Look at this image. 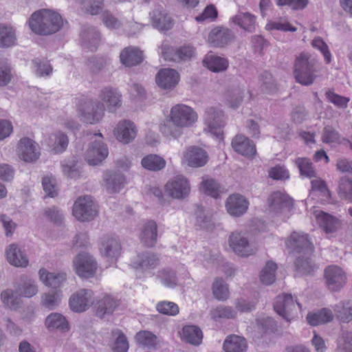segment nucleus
<instances>
[{
    "mask_svg": "<svg viewBox=\"0 0 352 352\" xmlns=\"http://www.w3.org/2000/svg\"><path fill=\"white\" fill-rule=\"evenodd\" d=\"M225 352H244L247 349L246 340L238 336H228L223 343Z\"/></svg>",
    "mask_w": 352,
    "mask_h": 352,
    "instance_id": "nucleus-38",
    "label": "nucleus"
},
{
    "mask_svg": "<svg viewBox=\"0 0 352 352\" xmlns=\"http://www.w3.org/2000/svg\"><path fill=\"white\" fill-rule=\"evenodd\" d=\"M338 194L341 199L352 200V176L344 175L338 181Z\"/></svg>",
    "mask_w": 352,
    "mask_h": 352,
    "instance_id": "nucleus-45",
    "label": "nucleus"
},
{
    "mask_svg": "<svg viewBox=\"0 0 352 352\" xmlns=\"http://www.w3.org/2000/svg\"><path fill=\"white\" fill-rule=\"evenodd\" d=\"M232 21L244 30L252 32L255 29V17L248 12H241L231 19Z\"/></svg>",
    "mask_w": 352,
    "mask_h": 352,
    "instance_id": "nucleus-41",
    "label": "nucleus"
},
{
    "mask_svg": "<svg viewBox=\"0 0 352 352\" xmlns=\"http://www.w3.org/2000/svg\"><path fill=\"white\" fill-rule=\"evenodd\" d=\"M119 301L111 295L105 294L99 297L95 304V315L101 319L111 316L119 306Z\"/></svg>",
    "mask_w": 352,
    "mask_h": 352,
    "instance_id": "nucleus-16",
    "label": "nucleus"
},
{
    "mask_svg": "<svg viewBox=\"0 0 352 352\" xmlns=\"http://www.w3.org/2000/svg\"><path fill=\"white\" fill-rule=\"evenodd\" d=\"M140 239L146 247L152 248L155 245L157 239V225L155 221L148 220L142 225Z\"/></svg>",
    "mask_w": 352,
    "mask_h": 352,
    "instance_id": "nucleus-27",
    "label": "nucleus"
},
{
    "mask_svg": "<svg viewBox=\"0 0 352 352\" xmlns=\"http://www.w3.org/2000/svg\"><path fill=\"white\" fill-rule=\"evenodd\" d=\"M41 280L47 286L56 289L66 280V274L49 272L45 269L39 270Z\"/></svg>",
    "mask_w": 352,
    "mask_h": 352,
    "instance_id": "nucleus-34",
    "label": "nucleus"
},
{
    "mask_svg": "<svg viewBox=\"0 0 352 352\" xmlns=\"http://www.w3.org/2000/svg\"><path fill=\"white\" fill-rule=\"evenodd\" d=\"M183 336L187 342L193 345H199L201 342L203 334L199 327L189 325L183 328Z\"/></svg>",
    "mask_w": 352,
    "mask_h": 352,
    "instance_id": "nucleus-46",
    "label": "nucleus"
},
{
    "mask_svg": "<svg viewBox=\"0 0 352 352\" xmlns=\"http://www.w3.org/2000/svg\"><path fill=\"white\" fill-rule=\"evenodd\" d=\"M100 42V33L94 26L84 27L80 33V43L83 47L91 52L97 50Z\"/></svg>",
    "mask_w": 352,
    "mask_h": 352,
    "instance_id": "nucleus-22",
    "label": "nucleus"
},
{
    "mask_svg": "<svg viewBox=\"0 0 352 352\" xmlns=\"http://www.w3.org/2000/svg\"><path fill=\"white\" fill-rule=\"evenodd\" d=\"M296 270L302 274H310L316 267L307 254H303L296 258Z\"/></svg>",
    "mask_w": 352,
    "mask_h": 352,
    "instance_id": "nucleus-50",
    "label": "nucleus"
},
{
    "mask_svg": "<svg viewBox=\"0 0 352 352\" xmlns=\"http://www.w3.org/2000/svg\"><path fill=\"white\" fill-rule=\"evenodd\" d=\"M236 314V312L232 307L227 306H219L210 311L212 318L215 320L220 318H234Z\"/></svg>",
    "mask_w": 352,
    "mask_h": 352,
    "instance_id": "nucleus-60",
    "label": "nucleus"
},
{
    "mask_svg": "<svg viewBox=\"0 0 352 352\" xmlns=\"http://www.w3.org/2000/svg\"><path fill=\"white\" fill-rule=\"evenodd\" d=\"M120 242L112 237H104L102 241L101 252L106 257L116 258L120 254Z\"/></svg>",
    "mask_w": 352,
    "mask_h": 352,
    "instance_id": "nucleus-37",
    "label": "nucleus"
},
{
    "mask_svg": "<svg viewBox=\"0 0 352 352\" xmlns=\"http://www.w3.org/2000/svg\"><path fill=\"white\" fill-rule=\"evenodd\" d=\"M108 153L107 146L100 140H95L90 143L85 153V160L89 165H98L107 157Z\"/></svg>",
    "mask_w": 352,
    "mask_h": 352,
    "instance_id": "nucleus-17",
    "label": "nucleus"
},
{
    "mask_svg": "<svg viewBox=\"0 0 352 352\" xmlns=\"http://www.w3.org/2000/svg\"><path fill=\"white\" fill-rule=\"evenodd\" d=\"M166 191L175 199H184L189 195L190 184L186 177L178 175L173 177L165 186Z\"/></svg>",
    "mask_w": 352,
    "mask_h": 352,
    "instance_id": "nucleus-13",
    "label": "nucleus"
},
{
    "mask_svg": "<svg viewBox=\"0 0 352 352\" xmlns=\"http://www.w3.org/2000/svg\"><path fill=\"white\" fill-rule=\"evenodd\" d=\"M141 164L145 169L158 171L165 167L166 161L157 155L150 154L142 158Z\"/></svg>",
    "mask_w": 352,
    "mask_h": 352,
    "instance_id": "nucleus-44",
    "label": "nucleus"
},
{
    "mask_svg": "<svg viewBox=\"0 0 352 352\" xmlns=\"http://www.w3.org/2000/svg\"><path fill=\"white\" fill-rule=\"evenodd\" d=\"M170 115L173 122L182 128L190 127L197 120V113L190 107L182 104L173 106Z\"/></svg>",
    "mask_w": 352,
    "mask_h": 352,
    "instance_id": "nucleus-7",
    "label": "nucleus"
},
{
    "mask_svg": "<svg viewBox=\"0 0 352 352\" xmlns=\"http://www.w3.org/2000/svg\"><path fill=\"white\" fill-rule=\"evenodd\" d=\"M196 214V226L200 229L212 230L213 228V223L211 218L206 213L204 207L198 206L195 212Z\"/></svg>",
    "mask_w": 352,
    "mask_h": 352,
    "instance_id": "nucleus-55",
    "label": "nucleus"
},
{
    "mask_svg": "<svg viewBox=\"0 0 352 352\" xmlns=\"http://www.w3.org/2000/svg\"><path fill=\"white\" fill-rule=\"evenodd\" d=\"M276 269L277 265L275 263L272 261H267L260 272L261 282L266 285L272 284L276 280Z\"/></svg>",
    "mask_w": 352,
    "mask_h": 352,
    "instance_id": "nucleus-47",
    "label": "nucleus"
},
{
    "mask_svg": "<svg viewBox=\"0 0 352 352\" xmlns=\"http://www.w3.org/2000/svg\"><path fill=\"white\" fill-rule=\"evenodd\" d=\"M153 26L160 31H166L172 28L173 23L167 13L161 8H156L150 13Z\"/></svg>",
    "mask_w": 352,
    "mask_h": 352,
    "instance_id": "nucleus-29",
    "label": "nucleus"
},
{
    "mask_svg": "<svg viewBox=\"0 0 352 352\" xmlns=\"http://www.w3.org/2000/svg\"><path fill=\"white\" fill-rule=\"evenodd\" d=\"M113 337H116L115 342L112 346L114 352H127L129 342L125 335L120 329H113L111 331Z\"/></svg>",
    "mask_w": 352,
    "mask_h": 352,
    "instance_id": "nucleus-54",
    "label": "nucleus"
},
{
    "mask_svg": "<svg viewBox=\"0 0 352 352\" xmlns=\"http://www.w3.org/2000/svg\"><path fill=\"white\" fill-rule=\"evenodd\" d=\"M93 292L90 289H81L74 293L69 298V307L76 313L84 312L92 304Z\"/></svg>",
    "mask_w": 352,
    "mask_h": 352,
    "instance_id": "nucleus-12",
    "label": "nucleus"
},
{
    "mask_svg": "<svg viewBox=\"0 0 352 352\" xmlns=\"http://www.w3.org/2000/svg\"><path fill=\"white\" fill-rule=\"evenodd\" d=\"M137 342L148 349H155L157 345V338L148 331H141L135 336Z\"/></svg>",
    "mask_w": 352,
    "mask_h": 352,
    "instance_id": "nucleus-51",
    "label": "nucleus"
},
{
    "mask_svg": "<svg viewBox=\"0 0 352 352\" xmlns=\"http://www.w3.org/2000/svg\"><path fill=\"white\" fill-rule=\"evenodd\" d=\"M301 308L300 303L294 300L291 294L278 295L274 303L275 311L287 321H290L296 307Z\"/></svg>",
    "mask_w": 352,
    "mask_h": 352,
    "instance_id": "nucleus-9",
    "label": "nucleus"
},
{
    "mask_svg": "<svg viewBox=\"0 0 352 352\" xmlns=\"http://www.w3.org/2000/svg\"><path fill=\"white\" fill-rule=\"evenodd\" d=\"M84 11L91 15L102 14L104 6V0H79Z\"/></svg>",
    "mask_w": 352,
    "mask_h": 352,
    "instance_id": "nucleus-52",
    "label": "nucleus"
},
{
    "mask_svg": "<svg viewBox=\"0 0 352 352\" xmlns=\"http://www.w3.org/2000/svg\"><path fill=\"white\" fill-rule=\"evenodd\" d=\"M6 256L8 261L16 267H25L28 263L18 245L14 243L9 245L6 250Z\"/></svg>",
    "mask_w": 352,
    "mask_h": 352,
    "instance_id": "nucleus-35",
    "label": "nucleus"
},
{
    "mask_svg": "<svg viewBox=\"0 0 352 352\" xmlns=\"http://www.w3.org/2000/svg\"><path fill=\"white\" fill-rule=\"evenodd\" d=\"M212 294L216 299L221 301H225L228 298V286L222 278L215 279L212 285Z\"/></svg>",
    "mask_w": 352,
    "mask_h": 352,
    "instance_id": "nucleus-53",
    "label": "nucleus"
},
{
    "mask_svg": "<svg viewBox=\"0 0 352 352\" xmlns=\"http://www.w3.org/2000/svg\"><path fill=\"white\" fill-rule=\"evenodd\" d=\"M201 186L206 194L216 199L223 191L219 184L212 179L203 181Z\"/></svg>",
    "mask_w": 352,
    "mask_h": 352,
    "instance_id": "nucleus-62",
    "label": "nucleus"
},
{
    "mask_svg": "<svg viewBox=\"0 0 352 352\" xmlns=\"http://www.w3.org/2000/svg\"><path fill=\"white\" fill-rule=\"evenodd\" d=\"M99 98L106 104L107 110L110 112H114L122 105V95L116 88L111 87L102 89Z\"/></svg>",
    "mask_w": 352,
    "mask_h": 352,
    "instance_id": "nucleus-21",
    "label": "nucleus"
},
{
    "mask_svg": "<svg viewBox=\"0 0 352 352\" xmlns=\"http://www.w3.org/2000/svg\"><path fill=\"white\" fill-rule=\"evenodd\" d=\"M120 58L123 65L127 67L135 66L142 61V52L135 47H128L121 52Z\"/></svg>",
    "mask_w": 352,
    "mask_h": 352,
    "instance_id": "nucleus-32",
    "label": "nucleus"
},
{
    "mask_svg": "<svg viewBox=\"0 0 352 352\" xmlns=\"http://www.w3.org/2000/svg\"><path fill=\"white\" fill-rule=\"evenodd\" d=\"M182 129L173 122L170 114L160 125V131L164 135L173 138H178L182 134Z\"/></svg>",
    "mask_w": 352,
    "mask_h": 352,
    "instance_id": "nucleus-43",
    "label": "nucleus"
},
{
    "mask_svg": "<svg viewBox=\"0 0 352 352\" xmlns=\"http://www.w3.org/2000/svg\"><path fill=\"white\" fill-rule=\"evenodd\" d=\"M184 158L188 166L192 167L203 166L208 162L206 152L204 149L196 146L189 147L184 155Z\"/></svg>",
    "mask_w": 352,
    "mask_h": 352,
    "instance_id": "nucleus-30",
    "label": "nucleus"
},
{
    "mask_svg": "<svg viewBox=\"0 0 352 352\" xmlns=\"http://www.w3.org/2000/svg\"><path fill=\"white\" fill-rule=\"evenodd\" d=\"M104 104L98 100L86 99L78 105V112L81 120L87 124L98 122L104 115Z\"/></svg>",
    "mask_w": 352,
    "mask_h": 352,
    "instance_id": "nucleus-4",
    "label": "nucleus"
},
{
    "mask_svg": "<svg viewBox=\"0 0 352 352\" xmlns=\"http://www.w3.org/2000/svg\"><path fill=\"white\" fill-rule=\"evenodd\" d=\"M179 80L178 72L170 68L160 69L155 77L157 86L165 90H171L176 87Z\"/></svg>",
    "mask_w": 352,
    "mask_h": 352,
    "instance_id": "nucleus-20",
    "label": "nucleus"
},
{
    "mask_svg": "<svg viewBox=\"0 0 352 352\" xmlns=\"http://www.w3.org/2000/svg\"><path fill=\"white\" fill-rule=\"evenodd\" d=\"M47 329L50 331L58 330L61 332L69 331L70 327L66 318L59 313H52L47 316L45 321Z\"/></svg>",
    "mask_w": 352,
    "mask_h": 352,
    "instance_id": "nucleus-31",
    "label": "nucleus"
},
{
    "mask_svg": "<svg viewBox=\"0 0 352 352\" xmlns=\"http://www.w3.org/2000/svg\"><path fill=\"white\" fill-rule=\"evenodd\" d=\"M159 258L155 253L149 251L138 254L132 261L131 266L135 270L146 271L153 269L157 266Z\"/></svg>",
    "mask_w": 352,
    "mask_h": 352,
    "instance_id": "nucleus-25",
    "label": "nucleus"
},
{
    "mask_svg": "<svg viewBox=\"0 0 352 352\" xmlns=\"http://www.w3.org/2000/svg\"><path fill=\"white\" fill-rule=\"evenodd\" d=\"M334 311L340 321L349 322L352 320V302L350 300L336 305Z\"/></svg>",
    "mask_w": 352,
    "mask_h": 352,
    "instance_id": "nucleus-48",
    "label": "nucleus"
},
{
    "mask_svg": "<svg viewBox=\"0 0 352 352\" xmlns=\"http://www.w3.org/2000/svg\"><path fill=\"white\" fill-rule=\"evenodd\" d=\"M267 205L272 212L279 213L284 209L290 210L293 206V201L287 194L275 191L268 197Z\"/></svg>",
    "mask_w": 352,
    "mask_h": 352,
    "instance_id": "nucleus-19",
    "label": "nucleus"
},
{
    "mask_svg": "<svg viewBox=\"0 0 352 352\" xmlns=\"http://www.w3.org/2000/svg\"><path fill=\"white\" fill-rule=\"evenodd\" d=\"M61 296V291L60 289L44 293L41 296V304L49 310L55 309L60 302Z\"/></svg>",
    "mask_w": 352,
    "mask_h": 352,
    "instance_id": "nucleus-42",
    "label": "nucleus"
},
{
    "mask_svg": "<svg viewBox=\"0 0 352 352\" xmlns=\"http://www.w3.org/2000/svg\"><path fill=\"white\" fill-rule=\"evenodd\" d=\"M29 25L34 33L48 35L60 29L63 25V19L58 13L51 10L43 9L32 14Z\"/></svg>",
    "mask_w": 352,
    "mask_h": 352,
    "instance_id": "nucleus-1",
    "label": "nucleus"
},
{
    "mask_svg": "<svg viewBox=\"0 0 352 352\" xmlns=\"http://www.w3.org/2000/svg\"><path fill=\"white\" fill-rule=\"evenodd\" d=\"M137 133L136 126L130 120L120 122L114 131V134L118 141L124 144H129L133 141Z\"/></svg>",
    "mask_w": 352,
    "mask_h": 352,
    "instance_id": "nucleus-24",
    "label": "nucleus"
},
{
    "mask_svg": "<svg viewBox=\"0 0 352 352\" xmlns=\"http://www.w3.org/2000/svg\"><path fill=\"white\" fill-rule=\"evenodd\" d=\"M194 53V48L191 46H183L177 50L164 47L162 51V56L166 60H186L192 57Z\"/></svg>",
    "mask_w": 352,
    "mask_h": 352,
    "instance_id": "nucleus-26",
    "label": "nucleus"
},
{
    "mask_svg": "<svg viewBox=\"0 0 352 352\" xmlns=\"http://www.w3.org/2000/svg\"><path fill=\"white\" fill-rule=\"evenodd\" d=\"M234 35L228 28L218 27L212 29L208 35V43L214 47H224L233 42Z\"/></svg>",
    "mask_w": 352,
    "mask_h": 352,
    "instance_id": "nucleus-18",
    "label": "nucleus"
},
{
    "mask_svg": "<svg viewBox=\"0 0 352 352\" xmlns=\"http://www.w3.org/2000/svg\"><path fill=\"white\" fill-rule=\"evenodd\" d=\"M300 175L309 178L316 177V173L313 167L312 163L306 157H299L295 161Z\"/></svg>",
    "mask_w": 352,
    "mask_h": 352,
    "instance_id": "nucleus-59",
    "label": "nucleus"
},
{
    "mask_svg": "<svg viewBox=\"0 0 352 352\" xmlns=\"http://www.w3.org/2000/svg\"><path fill=\"white\" fill-rule=\"evenodd\" d=\"M76 273L81 278L93 277L97 270L95 258L89 253L82 252L75 256L73 261Z\"/></svg>",
    "mask_w": 352,
    "mask_h": 352,
    "instance_id": "nucleus-8",
    "label": "nucleus"
},
{
    "mask_svg": "<svg viewBox=\"0 0 352 352\" xmlns=\"http://www.w3.org/2000/svg\"><path fill=\"white\" fill-rule=\"evenodd\" d=\"M333 318L332 311L323 308L316 313H309L307 316V321L311 326H318L331 322Z\"/></svg>",
    "mask_w": 352,
    "mask_h": 352,
    "instance_id": "nucleus-39",
    "label": "nucleus"
},
{
    "mask_svg": "<svg viewBox=\"0 0 352 352\" xmlns=\"http://www.w3.org/2000/svg\"><path fill=\"white\" fill-rule=\"evenodd\" d=\"M157 310L162 314L176 316L179 313V307L177 304L169 301H162L157 304Z\"/></svg>",
    "mask_w": 352,
    "mask_h": 352,
    "instance_id": "nucleus-64",
    "label": "nucleus"
},
{
    "mask_svg": "<svg viewBox=\"0 0 352 352\" xmlns=\"http://www.w3.org/2000/svg\"><path fill=\"white\" fill-rule=\"evenodd\" d=\"M261 89L265 93H274L277 90V84L272 75L265 71L260 76Z\"/></svg>",
    "mask_w": 352,
    "mask_h": 352,
    "instance_id": "nucleus-61",
    "label": "nucleus"
},
{
    "mask_svg": "<svg viewBox=\"0 0 352 352\" xmlns=\"http://www.w3.org/2000/svg\"><path fill=\"white\" fill-rule=\"evenodd\" d=\"M157 276L166 287H175L177 285L176 273L170 269L164 268L159 270Z\"/></svg>",
    "mask_w": 352,
    "mask_h": 352,
    "instance_id": "nucleus-56",
    "label": "nucleus"
},
{
    "mask_svg": "<svg viewBox=\"0 0 352 352\" xmlns=\"http://www.w3.org/2000/svg\"><path fill=\"white\" fill-rule=\"evenodd\" d=\"M16 35L10 27L0 25V47L8 48L15 45Z\"/></svg>",
    "mask_w": 352,
    "mask_h": 352,
    "instance_id": "nucleus-49",
    "label": "nucleus"
},
{
    "mask_svg": "<svg viewBox=\"0 0 352 352\" xmlns=\"http://www.w3.org/2000/svg\"><path fill=\"white\" fill-rule=\"evenodd\" d=\"M102 186L109 194L117 193L124 186L126 178L118 170H106L102 176Z\"/></svg>",
    "mask_w": 352,
    "mask_h": 352,
    "instance_id": "nucleus-15",
    "label": "nucleus"
},
{
    "mask_svg": "<svg viewBox=\"0 0 352 352\" xmlns=\"http://www.w3.org/2000/svg\"><path fill=\"white\" fill-rule=\"evenodd\" d=\"M204 119L207 126L204 131L210 133L219 140H222L223 135L221 129L225 125L223 111L214 107H209L205 111Z\"/></svg>",
    "mask_w": 352,
    "mask_h": 352,
    "instance_id": "nucleus-5",
    "label": "nucleus"
},
{
    "mask_svg": "<svg viewBox=\"0 0 352 352\" xmlns=\"http://www.w3.org/2000/svg\"><path fill=\"white\" fill-rule=\"evenodd\" d=\"M73 214L80 221L94 219L98 214V210L91 197L86 195L78 198L73 206Z\"/></svg>",
    "mask_w": 352,
    "mask_h": 352,
    "instance_id": "nucleus-6",
    "label": "nucleus"
},
{
    "mask_svg": "<svg viewBox=\"0 0 352 352\" xmlns=\"http://www.w3.org/2000/svg\"><path fill=\"white\" fill-rule=\"evenodd\" d=\"M203 63L206 67L214 72H223L228 66V61L226 58L212 54H208Z\"/></svg>",
    "mask_w": 352,
    "mask_h": 352,
    "instance_id": "nucleus-40",
    "label": "nucleus"
},
{
    "mask_svg": "<svg viewBox=\"0 0 352 352\" xmlns=\"http://www.w3.org/2000/svg\"><path fill=\"white\" fill-rule=\"evenodd\" d=\"M314 214L317 223L326 233H333L336 231L338 221L335 217L321 210L315 211Z\"/></svg>",
    "mask_w": 352,
    "mask_h": 352,
    "instance_id": "nucleus-33",
    "label": "nucleus"
},
{
    "mask_svg": "<svg viewBox=\"0 0 352 352\" xmlns=\"http://www.w3.org/2000/svg\"><path fill=\"white\" fill-rule=\"evenodd\" d=\"M101 19L105 27L111 30H118L123 25L122 21L109 10L102 12Z\"/></svg>",
    "mask_w": 352,
    "mask_h": 352,
    "instance_id": "nucleus-58",
    "label": "nucleus"
},
{
    "mask_svg": "<svg viewBox=\"0 0 352 352\" xmlns=\"http://www.w3.org/2000/svg\"><path fill=\"white\" fill-rule=\"evenodd\" d=\"M49 144L54 153H60L65 151L69 144L67 135L60 131L52 133L49 138Z\"/></svg>",
    "mask_w": 352,
    "mask_h": 352,
    "instance_id": "nucleus-36",
    "label": "nucleus"
},
{
    "mask_svg": "<svg viewBox=\"0 0 352 352\" xmlns=\"http://www.w3.org/2000/svg\"><path fill=\"white\" fill-rule=\"evenodd\" d=\"M325 285L331 292H338L346 283V275L344 271L336 265H330L324 270Z\"/></svg>",
    "mask_w": 352,
    "mask_h": 352,
    "instance_id": "nucleus-10",
    "label": "nucleus"
},
{
    "mask_svg": "<svg viewBox=\"0 0 352 352\" xmlns=\"http://www.w3.org/2000/svg\"><path fill=\"white\" fill-rule=\"evenodd\" d=\"M32 63L36 67V74L38 76H48L52 74L53 69L48 60L36 58Z\"/></svg>",
    "mask_w": 352,
    "mask_h": 352,
    "instance_id": "nucleus-63",
    "label": "nucleus"
},
{
    "mask_svg": "<svg viewBox=\"0 0 352 352\" xmlns=\"http://www.w3.org/2000/svg\"><path fill=\"white\" fill-rule=\"evenodd\" d=\"M226 207L231 216L240 217L248 210V201L243 196L239 194H233L227 199Z\"/></svg>",
    "mask_w": 352,
    "mask_h": 352,
    "instance_id": "nucleus-23",
    "label": "nucleus"
},
{
    "mask_svg": "<svg viewBox=\"0 0 352 352\" xmlns=\"http://www.w3.org/2000/svg\"><path fill=\"white\" fill-rule=\"evenodd\" d=\"M317 60L307 53L302 52L295 60L294 75L296 82L309 86L317 78Z\"/></svg>",
    "mask_w": 352,
    "mask_h": 352,
    "instance_id": "nucleus-2",
    "label": "nucleus"
},
{
    "mask_svg": "<svg viewBox=\"0 0 352 352\" xmlns=\"http://www.w3.org/2000/svg\"><path fill=\"white\" fill-rule=\"evenodd\" d=\"M287 246L293 252L309 255L313 251V246L307 235L304 233L294 232L287 241Z\"/></svg>",
    "mask_w": 352,
    "mask_h": 352,
    "instance_id": "nucleus-14",
    "label": "nucleus"
},
{
    "mask_svg": "<svg viewBox=\"0 0 352 352\" xmlns=\"http://www.w3.org/2000/svg\"><path fill=\"white\" fill-rule=\"evenodd\" d=\"M228 245L233 252L240 257H248L255 254L257 251L250 242L248 233L244 231L232 232L229 236Z\"/></svg>",
    "mask_w": 352,
    "mask_h": 352,
    "instance_id": "nucleus-3",
    "label": "nucleus"
},
{
    "mask_svg": "<svg viewBox=\"0 0 352 352\" xmlns=\"http://www.w3.org/2000/svg\"><path fill=\"white\" fill-rule=\"evenodd\" d=\"M243 89L239 86L228 89L227 91V100L232 109H236L243 98Z\"/></svg>",
    "mask_w": 352,
    "mask_h": 352,
    "instance_id": "nucleus-57",
    "label": "nucleus"
},
{
    "mask_svg": "<svg viewBox=\"0 0 352 352\" xmlns=\"http://www.w3.org/2000/svg\"><path fill=\"white\" fill-rule=\"evenodd\" d=\"M17 151L19 158L25 162H34L40 155L38 144L29 138H23L20 140Z\"/></svg>",
    "mask_w": 352,
    "mask_h": 352,
    "instance_id": "nucleus-11",
    "label": "nucleus"
},
{
    "mask_svg": "<svg viewBox=\"0 0 352 352\" xmlns=\"http://www.w3.org/2000/svg\"><path fill=\"white\" fill-rule=\"evenodd\" d=\"M234 150L244 156L250 157L256 153L255 144L243 135H237L232 141Z\"/></svg>",
    "mask_w": 352,
    "mask_h": 352,
    "instance_id": "nucleus-28",
    "label": "nucleus"
}]
</instances>
